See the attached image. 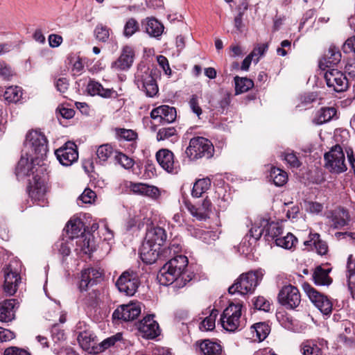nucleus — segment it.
<instances>
[{"label":"nucleus","instance_id":"nucleus-54","mask_svg":"<svg viewBox=\"0 0 355 355\" xmlns=\"http://www.w3.org/2000/svg\"><path fill=\"white\" fill-rule=\"evenodd\" d=\"M116 134L118 137L128 141H135L137 139V133L130 129L116 128Z\"/></svg>","mask_w":355,"mask_h":355},{"label":"nucleus","instance_id":"nucleus-4","mask_svg":"<svg viewBox=\"0 0 355 355\" xmlns=\"http://www.w3.org/2000/svg\"><path fill=\"white\" fill-rule=\"evenodd\" d=\"M188 258L182 254L174 255L162 268L157 278L161 284L169 285L174 282L177 277L180 276L187 268Z\"/></svg>","mask_w":355,"mask_h":355},{"label":"nucleus","instance_id":"nucleus-29","mask_svg":"<svg viewBox=\"0 0 355 355\" xmlns=\"http://www.w3.org/2000/svg\"><path fill=\"white\" fill-rule=\"evenodd\" d=\"M141 24L143 31L152 37L159 38L164 32V25L155 17H147Z\"/></svg>","mask_w":355,"mask_h":355},{"label":"nucleus","instance_id":"nucleus-56","mask_svg":"<svg viewBox=\"0 0 355 355\" xmlns=\"http://www.w3.org/2000/svg\"><path fill=\"white\" fill-rule=\"evenodd\" d=\"M81 222L80 220H70L66 226L67 232L70 234V237H78V235L81 233V228L80 227Z\"/></svg>","mask_w":355,"mask_h":355},{"label":"nucleus","instance_id":"nucleus-14","mask_svg":"<svg viewBox=\"0 0 355 355\" xmlns=\"http://www.w3.org/2000/svg\"><path fill=\"white\" fill-rule=\"evenodd\" d=\"M324 78L327 87L336 92H345L349 87L345 74L338 69H327L324 74Z\"/></svg>","mask_w":355,"mask_h":355},{"label":"nucleus","instance_id":"nucleus-20","mask_svg":"<svg viewBox=\"0 0 355 355\" xmlns=\"http://www.w3.org/2000/svg\"><path fill=\"white\" fill-rule=\"evenodd\" d=\"M138 329L144 337L148 339L155 338L161 331L159 324L154 320L153 315H148L144 317L139 322Z\"/></svg>","mask_w":355,"mask_h":355},{"label":"nucleus","instance_id":"nucleus-9","mask_svg":"<svg viewBox=\"0 0 355 355\" xmlns=\"http://www.w3.org/2000/svg\"><path fill=\"white\" fill-rule=\"evenodd\" d=\"M28 145L34 154V157L44 161L48 152V140L46 136L37 130L29 131L26 137Z\"/></svg>","mask_w":355,"mask_h":355},{"label":"nucleus","instance_id":"nucleus-41","mask_svg":"<svg viewBox=\"0 0 355 355\" xmlns=\"http://www.w3.org/2000/svg\"><path fill=\"white\" fill-rule=\"evenodd\" d=\"M270 178L272 180L274 184L277 187L284 185L288 181V175L284 170L272 167L270 171Z\"/></svg>","mask_w":355,"mask_h":355},{"label":"nucleus","instance_id":"nucleus-61","mask_svg":"<svg viewBox=\"0 0 355 355\" xmlns=\"http://www.w3.org/2000/svg\"><path fill=\"white\" fill-rule=\"evenodd\" d=\"M284 159L289 164L291 168H297L301 166V162L294 153H284Z\"/></svg>","mask_w":355,"mask_h":355},{"label":"nucleus","instance_id":"nucleus-43","mask_svg":"<svg viewBox=\"0 0 355 355\" xmlns=\"http://www.w3.org/2000/svg\"><path fill=\"white\" fill-rule=\"evenodd\" d=\"M297 239L292 234L288 233L286 236H280L275 239V244L277 246L287 250L295 248L297 243Z\"/></svg>","mask_w":355,"mask_h":355},{"label":"nucleus","instance_id":"nucleus-3","mask_svg":"<svg viewBox=\"0 0 355 355\" xmlns=\"http://www.w3.org/2000/svg\"><path fill=\"white\" fill-rule=\"evenodd\" d=\"M214 146L206 137L196 136L190 139L185 154L189 161L196 162L202 159H209L214 155Z\"/></svg>","mask_w":355,"mask_h":355},{"label":"nucleus","instance_id":"nucleus-35","mask_svg":"<svg viewBox=\"0 0 355 355\" xmlns=\"http://www.w3.org/2000/svg\"><path fill=\"white\" fill-rule=\"evenodd\" d=\"M122 339L123 335L121 333H117L114 336L107 338L100 343H97L96 347H95L94 349L95 351H93V354H96L103 352L110 347L114 346L117 342L121 341Z\"/></svg>","mask_w":355,"mask_h":355},{"label":"nucleus","instance_id":"nucleus-51","mask_svg":"<svg viewBox=\"0 0 355 355\" xmlns=\"http://www.w3.org/2000/svg\"><path fill=\"white\" fill-rule=\"evenodd\" d=\"M302 351L304 355H322L321 348L311 340H307L302 344Z\"/></svg>","mask_w":355,"mask_h":355},{"label":"nucleus","instance_id":"nucleus-13","mask_svg":"<svg viewBox=\"0 0 355 355\" xmlns=\"http://www.w3.org/2000/svg\"><path fill=\"white\" fill-rule=\"evenodd\" d=\"M141 314V306L139 303H129L119 305L113 312L112 318L116 324L123 322L132 321Z\"/></svg>","mask_w":355,"mask_h":355},{"label":"nucleus","instance_id":"nucleus-8","mask_svg":"<svg viewBox=\"0 0 355 355\" xmlns=\"http://www.w3.org/2000/svg\"><path fill=\"white\" fill-rule=\"evenodd\" d=\"M135 82L138 88L144 91L148 97H154L158 93V85L153 70L149 68L139 69L135 74Z\"/></svg>","mask_w":355,"mask_h":355},{"label":"nucleus","instance_id":"nucleus-18","mask_svg":"<svg viewBox=\"0 0 355 355\" xmlns=\"http://www.w3.org/2000/svg\"><path fill=\"white\" fill-rule=\"evenodd\" d=\"M155 157L159 165L168 173H176L178 162L175 161L173 153L167 149H159L155 154Z\"/></svg>","mask_w":355,"mask_h":355},{"label":"nucleus","instance_id":"nucleus-21","mask_svg":"<svg viewBox=\"0 0 355 355\" xmlns=\"http://www.w3.org/2000/svg\"><path fill=\"white\" fill-rule=\"evenodd\" d=\"M150 117L154 120H158L160 123H171L176 119V109L174 107L162 105L151 111Z\"/></svg>","mask_w":355,"mask_h":355},{"label":"nucleus","instance_id":"nucleus-62","mask_svg":"<svg viewBox=\"0 0 355 355\" xmlns=\"http://www.w3.org/2000/svg\"><path fill=\"white\" fill-rule=\"evenodd\" d=\"M96 197V193L89 188H86L79 197V200L83 203H92Z\"/></svg>","mask_w":355,"mask_h":355},{"label":"nucleus","instance_id":"nucleus-30","mask_svg":"<svg viewBox=\"0 0 355 355\" xmlns=\"http://www.w3.org/2000/svg\"><path fill=\"white\" fill-rule=\"evenodd\" d=\"M167 239V234L163 227L157 226L150 228L146 233L144 241L162 248Z\"/></svg>","mask_w":355,"mask_h":355},{"label":"nucleus","instance_id":"nucleus-10","mask_svg":"<svg viewBox=\"0 0 355 355\" xmlns=\"http://www.w3.org/2000/svg\"><path fill=\"white\" fill-rule=\"evenodd\" d=\"M302 286L311 302L323 314L329 315L331 313L333 304L327 295L318 291L308 282L303 283Z\"/></svg>","mask_w":355,"mask_h":355},{"label":"nucleus","instance_id":"nucleus-49","mask_svg":"<svg viewBox=\"0 0 355 355\" xmlns=\"http://www.w3.org/2000/svg\"><path fill=\"white\" fill-rule=\"evenodd\" d=\"M311 238L313 240V245L317 253L321 256L326 255L329 251L327 242L321 239L318 233L311 234Z\"/></svg>","mask_w":355,"mask_h":355},{"label":"nucleus","instance_id":"nucleus-23","mask_svg":"<svg viewBox=\"0 0 355 355\" xmlns=\"http://www.w3.org/2000/svg\"><path fill=\"white\" fill-rule=\"evenodd\" d=\"M135 51L130 46H125L121 51L120 56L112 63V68L118 71L129 69L134 62Z\"/></svg>","mask_w":355,"mask_h":355},{"label":"nucleus","instance_id":"nucleus-15","mask_svg":"<svg viewBox=\"0 0 355 355\" xmlns=\"http://www.w3.org/2000/svg\"><path fill=\"white\" fill-rule=\"evenodd\" d=\"M163 248L157 245L144 241L139 249V256L142 261L146 264H153L157 260L165 261Z\"/></svg>","mask_w":355,"mask_h":355},{"label":"nucleus","instance_id":"nucleus-7","mask_svg":"<svg viewBox=\"0 0 355 355\" xmlns=\"http://www.w3.org/2000/svg\"><path fill=\"white\" fill-rule=\"evenodd\" d=\"M324 167L331 173H341L347 171L345 157L340 144H336L324 155Z\"/></svg>","mask_w":355,"mask_h":355},{"label":"nucleus","instance_id":"nucleus-22","mask_svg":"<svg viewBox=\"0 0 355 355\" xmlns=\"http://www.w3.org/2000/svg\"><path fill=\"white\" fill-rule=\"evenodd\" d=\"M184 205L190 214L198 220H206L211 211L212 203L207 197L199 206L193 205L189 201H185Z\"/></svg>","mask_w":355,"mask_h":355},{"label":"nucleus","instance_id":"nucleus-44","mask_svg":"<svg viewBox=\"0 0 355 355\" xmlns=\"http://www.w3.org/2000/svg\"><path fill=\"white\" fill-rule=\"evenodd\" d=\"M235 92L236 94L248 92L254 87L252 80L248 78L234 77Z\"/></svg>","mask_w":355,"mask_h":355},{"label":"nucleus","instance_id":"nucleus-63","mask_svg":"<svg viewBox=\"0 0 355 355\" xmlns=\"http://www.w3.org/2000/svg\"><path fill=\"white\" fill-rule=\"evenodd\" d=\"M3 355H31V354L23 348L12 346L5 349Z\"/></svg>","mask_w":355,"mask_h":355},{"label":"nucleus","instance_id":"nucleus-32","mask_svg":"<svg viewBox=\"0 0 355 355\" xmlns=\"http://www.w3.org/2000/svg\"><path fill=\"white\" fill-rule=\"evenodd\" d=\"M331 268H324L322 265L315 268L312 279L316 286H330L333 282V279L329 276Z\"/></svg>","mask_w":355,"mask_h":355},{"label":"nucleus","instance_id":"nucleus-11","mask_svg":"<svg viewBox=\"0 0 355 355\" xmlns=\"http://www.w3.org/2000/svg\"><path fill=\"white\" fill-rule=\"evenodd\" d=\"M279 303L288 310H294L301 304V294L299 289L291 284L284 286L279 291Z\"/></svg>","mask_w":355,"mask_h":355},{"label":"nucleus","instance_id":"nucleus-60","mask_svg":"<svg viewBox=\"0 0 355 355\" xmlns=\"http://www.w3.org/2000/svg\"><path fill=\"white\" fill-rule=\"evenodd\" d=\"M189 105L192 112L200 119L202 110L199 105V98L196 94L191 95L189 101Z\"/></svg>","mask_w":355,"mask_h":355},{"label":"nucleus","instance_id":"nucleus-25","mask_svg":"<svg viewBox=\"0 0 355 355\" xmlns=\"http://www.w3.org/2000/svg\"><path fill=\"white\" fill-rule=\"evenodd\" d=\"M16 299H9L0 302V321L9 322L15 320L16 310L18 308Z\"/></svg>","mask_w":355,"mask_h":355},{"label":"nucleus","instance_id":"nucleus-55","mask_svg":"<svg viewBox=\"0 0 355 355\" xmlns=\"http://www.w3.org/2000/svg\"><path fill=\"white\" fill-rule=\"evenodd\" d=\"M194 277L195 275L193 272H189L187 270H185L180 276L177 277L173 283L175 284V286L179 288L184 287L187 283L190 282Z\"/></svg>","mask_w":355,"mask_h":355},{"label":"nucleus","instance_id":"nucleus-40","mask_svg":"<svg viewBox=\"0 0 355 355\" xmlns=\"http://www.w3.org/2000/svg\"><path fill=\"white\" fill-rule=\"evenodd\" d=\"M347 285L352 294L355 293V259L352 254H350L347 259Z\"/></svg>","mask_w":355,"mask_h":355},{"label":"nucleus","instance_id":"nucleus-47","mask_svg":"<svg viewBox=\"0 0 355 355\" xmlns=\"http://www.w3.org/2000/svg\"><path fill=\"white\" fill-rule=\"evenodd\" d=\"M114 153L115 154V151L112 146L107 144L100 146L96 150L97 158L101 164L107 162L108 158Z\"/></svg>","mask_w":355,"mask_h":355},{"label":"nucleus","instance_id":"nucleus-6","mask_svg":"<svg viewBox=\"0 0 355 355\" xmlns=\"http://www.w3.org/2000/svg\"><path fill=\"white\" fill-rule=\"evenodd\" d=\"M261 279H259L258 272H248L241 274L234 282V283L229 287L228 292L230 294L239 293L241 295H246L252 293L259 284Z\"/></svg>","mask_w":355,"mask_h":355},{"label":"nucleus","instance_id":"nucleus-58","mask_svg":"<svg viewBox=\"0 0 355 355\" xmlns=\"http://www.w3.org/2000/svg\"><path fill=\"white\" fill-rule=\"evenodd\" d=\"M253 305L255 309L268 312L270 310L271 304L270 302L262 296H259L253 301Z\"/></svg>","mask_w":355,"mask_h":355},{"label":"nucleus","instance_id":"nucleus-64","mask_svg":"<svg viewBox=\"0 0 355 355\" xmlns=\"http://www.w3.org/2000/svg\"><path fill=\"white\" fill-rule=\"evenodd\" d=\"M342 49L344 53L353 52L355 53V35L349 37L343 44Z\"/></svg>","mask_w":355,"mask_h":355},{"label":"nucleus","instance_id":"nucleus-12","mask_svg":"<svg viewBox=\"0 0 355 355\" xmlns=\"http://www.w3.org/2000/svg\"><path fill=\"white\" fill-rule=\"evenodd\" d=\"M115 285L120 293L133 296L140 285V280L136 272L125 270L118 277Z\"/></svg>","mask_w":355,"mask_h":355},{"label":"nucleus","instance_id":"nucleus-34","mask_svg":"<svg viewBox=\"0 0 355 355\" xmlns=\"http://www.w3.org/2000/svg\"><path fill=\"white\" fill-rule=\"evenodd\" d=\"M350 216L347 209L342 208L336 212L331 218V226L335 229H340L349 225Z\"/></svg>","mask_w":355,"mask_h":355},{"label":"nucleus","instance_id":"nucleus-45","mask_svg":"<svg viewBox=\"0 0 355 355\" xmlns=\"http://www.w3.org/2000/svg\"><path fill=\"white\" fill-rule=\"evenodd\" d=\"M112 29L102 24H98L94 28V33L96 39L101 42L105 43L108 41Z\"/></svg>","mask_w":355,"mask_h":355},{"label":"nucleus","instance_id":"nucleus-36","mask_svg":"<svg viewBox=\"0 0 355 355\" xmlns=\"http://www.w3.org/2000/svg\"><path fill=\"white\" fill-rule=\"evenodd\" d=\"M252 337L259 342L263 340L269 334L270 328L266 322H258L251 326Z\"/></svg>","mask_w":355,"mask_h":355},{"label":"nucleus","instance_id":"nucleus-42","mask_svg":"<svg viewBox=\"0 0 355 355\" xmlns=\"http://www.w3.org/2000/svg\"><path fill=\"white\" fill-rule=\"evenodd\" d=\"M22 89L18 86H11L6 88L3 97L4 99L9 103H17L19 102L22 96Z\"/></svg>","mask_w":355,"mask_h":355},{"label":"nucleus","instance_id":"nucleus-59","mask_svg":"<svg viewBox=\"0 0 355 355\" xmlns=\"http://www.w3.org/2000/svg\"><path fill=\"white\" fill-rule=\"evenodd\" d=\"M15 75L12 67L3 60H0V76L4 80H10Z\"/></svg>","mask_w":355,"mask_h":355},{"label":"nucleus","instance_id":"nucleus-27","mask_svg":"<svg viewBox=\"0 0 355 355\" xmlns=\"http://www.w3.org/2000/svg\"><path fill=\"white\" fill-rule=\"evenodd\" d=\"M87 91L91 96L98 95L105 98H116L119 96L116 90L112 88H104L99 82L94 79L89 80L87 86Z\"/></svg>","mask_w":355,"mask_h":355},{"label":"nucleus","instance_id":"nucleus-5","mask_svg":"<svg viewBox=\"0 0 355 355\" xmlns=\"http://www.w3.org/2000/svg\"><path fill=\"white\" fill-rule=\"evenodd\" d=\"M243 305L240 303H231L220 315V322L223 329L234 331L243 329L245 322L241 320Z\"/></svg>","mask_w":355,"mask_h":355},{"label":"nucleus","instance_id":"nucleus-48","mask_svg":"<svg viewBox=\"0 0 355 355\" xmlns=\"http://www.w3.org/2000/svg\"><path fill=\"white\" fill-rule=\"evenodd\" d=\"M218 314V311L213 309L209 316L206 317L200 324V330L211 331L215 328L216 318Z\"/></svg>","mask_w":355,"mask_h":355},{"label":"nucleus","instance_id":"nucleus-31","mask_svg":"<svg viewBox=\"0 0 355 355\" xmlns=\"http://www.w3.org/2000/svg\"><path fill=\"white\" fill-rule=\"evenodd\" d=\"M77 340L83 349L93 354L98 340H96V336L91 331L86 329L80 331Z\"/></svg>","mask_w":355,"mask_h":355},{"label":"nucleus","instance_id":"nucleus-53","mask_svg":"<svg viewBox=\"0 0 355 355\" xmlns=\"http://www.w3.org/2000/svg\"><path fill=\"white\" fill-rule=\"evenodd\" d=\"M100 291L98 289H92L84 298V304L88 307L95 308L99 304Z\"/></svg>","mask_w":355,"mask_h":355},{"label":"nucleus","instance_id":"nucleus-2","mask_svg":"<svg viewBox=\"0 0 355 355\" xmlns=\"http://www.w3.org/2000/svg\"><path fill=\"white\" fill-rule=\"evenodd\" d=\"M15 173L18 178L32 175L33 178L28 180L27 187L28 196L34 201L40 202L44 200L48 178V166L44 160L33 157L29 162L27 154L26 156L21 155Z\"/></svg>","mask_w":355,"mask_h":355},{"label":"nucleus","instance_id":"nucleus-24","mask_svg":"<svg viewBox=\"0 0 355 355\" xmlns=\"http://www.w3.org/2000/svg\"><path fill=\"white\" fill-rule=\"evenodd\" d=\"M342 55L340 49L334 44H331L323 57L320 59L319 65L323 70L336 66L341 60Z\"/></svg>","mask_w":355,"mask_h":355},{"label":"nucleus","instance_id":"nucleus-52","mask_svg":"<svg viewBox=\"0 0 355 355\" xmlns=\"http://www.w3.org/2000/svg\"><path fill=\"white\" fill-rule=\"evenodd\" d=\"M114 159L118 164H119L122 167H123L125 169L131 168L135 164V161L133 160L132 158L128 157V155L121 152H119L116 150L115 151Z\"/></svg>","mask_w":355,"mask_h":355},{"label":"nucleus","instance_id":"nucleus-46","mask_svg":"<svg viewBox=\"0 0 355 355\" xmlns=\"http://www.w3.org/2000/svg\"><path fill=\"white\" fill-rule=\"evenodd\" d=\"M182 249V241L179 238H174L169 244L168 248H163V254L165 255L166 259L173 255H177L181 252Z\"/></svg>","mask_w":355,"mask_h":355},{"label":"nucleus","instance_id":"nucleus-37","mask_svg":"<svg viewBox=\"0 0 355 355\" xmlns=\"http://www.w3.org/2000/svg\"><path fill=\"white\" fill-rule=\"evenodd\" d=\"M156 139L158 141L169 140L175 142L178 139L177 130L173 126L159 128L157 132Z\"/></svg>","mask_w":355,"mask_h":355},{"label":"nucleus","instance_id":"nucleus-38","mask_svg":"<svg viewBox=\"0 0 355 355\" xmlns=\"http://www.w3.org/2000/svg\"><path fill=\"white\" fill-rule=\"evenodd\" d=\"M265 223V232L266 236L270 237L272 239L279 238L283 234V226L277 222H268V220H263Z\"/></svg>","mask_w":355,"mask_h":355},{"label":"nucleus","instance_id":"nucleus-16","mask_svg":"<svg viewBox=\"0 0 355 355\" xmlns=\"http://www.w3.org/2000/svg\"><path fill=\"white\" fill-rule=\"evenodd\" d=\"M55 155L63 166H71L78 159V148L73 141H67L64 146L55 150Z\"/></svg>","mask_w":355,"mask_h":355},{"label":"nucleus","instance_id":"nucleus-1","mask_svg":"<svg viewBox=\"0 0 355 355\" xmlns=\"http://www.w3.org/2000/svg\"><path fill=\"white\" fill-rule=\"evenodd\" d=\"M15 173L18 178L32 175L33 178L28 180L27 187L28 196L34 201L40 202L44 200L48 178V166L44 160L33 157L29 162L27 154L26 156L21 155Z\"/></svg>","mask_w":355,"mask_h":355},{"label":"nucleus","instance_id":"nucleus-50","mask_svg":"<svg viewBox=\"0 0 355 355\" xmlns=\"http://www.w3.org/2000/svg\"><path fill=\"white\" fill-rule=\"evenodd\" d=\"M140 30V26L139 22L133 17L129 18L123 28V35L129 38Z\"/></svg>","mask_w":355,"mask_h":355},{"label":"nucleus","instance_id":"nucleus-26","mask_svg":"<svg viewBox=\"0 0 355 355\" xmlns=\"http://www.w3.org/2000/svg\"><path fill=\"white\" fill-rule=\"evenodd\" d=\"M194 345L201 355H220L223 351L221 345L211 339L197 340Z\"/></svg>","mask_w":355,"mask_h":355},{"label":"nucleus","instance_id":"nucleus-39","mask_svg":"<svg viewBox=\"0 0 355 355\" xmlns=\"http://www.w3.org/2000/svg\"><path fill=\"white\" fill-rule=\"evenodd\" d=\"M211 180L209 178L197 180L193 184L191 195L194 198H200L211 187Z\"/></svg>","mask_w":355,"mask_h":355},{"label":"nucleus","instance_id":"nucleus-57","mask_svg":"<svg viewBox=\"0 0 355 355\" xmlns=\"http://www.w3.org/2000/svg\"><path fill=\"white\" fill-rule=\"evenodd\" d=\"M54 85L56 89L61 94H65L69 87V79L66 77H54Z\"/></svg>","mask_w":355,"mask_h":355},{"label":"nucleus","instance_id":"nucleus-28","mask_svg":"<svg viewBox=\"0 0 355 355\" xmlns=\"http://www.w3.org/2000/svg\"><path fill=\"white\" fill-rule=\"evenodd\" d=\"M338 110L334 107H322L315 114L313 123L315 125H322L332 120L338 119Z\"/></svg>","mask_w":355,"mask_h":355},{"label":"nucleus","instance_id":"nucleus-19","mask_svg":"<svg viewBox=\"0 0 355 355\" xmlns=\"http://www.w3.org/2000/svg\"><path fill=\"white\" fill-rule=\"evenodd\" d=\"M4 272V291L10 295H14L17 290L18 284L20 282L21 277L17 270L12 268V264H8L3 269Z\"/></svg>","mask_w":355,"mask_h":355},{"label":"nucleus","instance_id":"nucleus-33","mask_svg":"<svg viewBox=\"0 0 355 355\" xmlns=\"http://www.w3.org/2000/svg\"><path fill=\"white\" fill-rule=\"evenodd\" d=\"M131 189L134 193L153 198H157L160 196L159 190L157 187L144 183H134L131 185Z\"/></svg>","mask_w":355,"mask_h":355},{"label":"nucleus","instance_id":"nucleus-17","mask_svg":"<svg viewBox=\"0 0 355 355\" xmlns=\"http://www.w3.org/2000/svg\"><path fill=\"white\" fill-rule=\"evenodd\" d=\"M103 272L99 268L93 267L82 270L78 288L80 292L86 291L96 285L103 279Z\"/></svg>","mask_w":355,"mask_h":355}]
</instances>
